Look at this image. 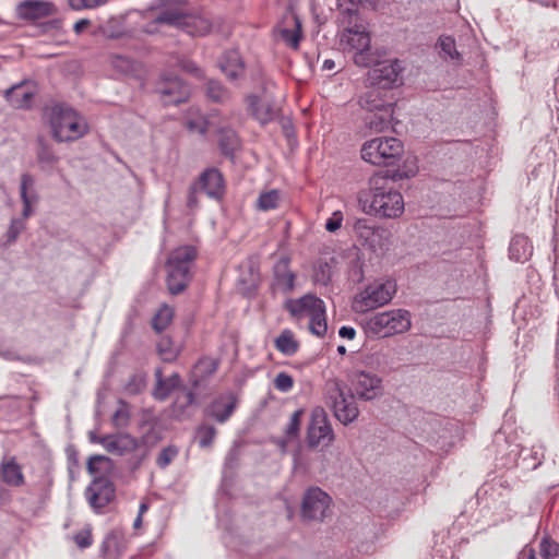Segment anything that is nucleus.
I'll use <instances>...</instances> for the list:
<instances>
[{"instance_id":"obj_36","label":"nucleus","mask_w":559,"mask_h":559,"mask_svg":"<svg viewBox=\"0 0 559 559\" xmlns=\"http://www.w3.org/2000/svg\"><path fill=\"white\" fill-rule=\"evenodd\" d=\"M218 145L222 154L226 156H233L234 152L239 146V140L236 132L231 129H219L218 130Z\"/></svg>"},{"instance_id":"obj_60","label":"nucleus","mask_w":559,"mask_h":559,"mask_svg":"<svg viewBox=\"0 0 559 559\" xmlns=\"http://www.w3.org/2000/svg\"><path fill=\"white\" fill-rule=\"evenodd\" d=\"M199 188L195 185H192L187 198V205L190 209H194L198 206V198L197 192H199Z\"/></svg>"},{"instance_id":"obj_59","label":"nucleus","mask_w":559,"mask_h":559,"mask_svg":"<svg viewBox=\"0 0 559 559\" xmlns=\"http://www.w3.org/2000/svg\"><path fill=\"white\" fill-rule=\"evenodd\" d=\"M158 353L164 361H173L177 357V350L166 346L164 341L158 344Z\"/></svg>"},{"instance_id":"obj_56","label":"nucleus","mask_w":559,"mask_h":559,"mask_svg":"<svg viewBox=\"0 0 559 559\" xmlns=\"http://www.w3.org/2000/svg\"><path fill=\"white\" fill-rule=\"evenodd\" d=\"M343 213L341 211H335L325 222V229L330 233H335L342 227L343 224Z\"/></svg>"},{"instance_id":"obj_35","label":"nucleus","mask_w":559,"mask_h":559,"mask_svg":"<svg viewBox=\"0 0 559 559\" xmlns=\"http://www.w3.org/2000/svg\"><path fill=\"white\" fill-rule=\"evenodd\" d=\"M274 343L276 349L286 356H293L299 348V343L295 340L294 333L287 329L281 332Z\"/></svg>"},{"instance_id":"obj_8","label":"nucleus","mask_w":559,"mask_h":559,"mask_svg":"<svg viewBox=\"0 0 559 559\" xmlns=\"http://www.w3.org/2000/svg\"><path fill=\"white\" fill-rule=\"evenodd\" d=\"M395 293L396 283L393 280L373 282L354 297L353 309L358 313L373 310L389 304Z\"/></svg>"},{"instance_id":"obj_58","label":"nucleus","mask_w":559,"mask_h":559,"mask_svg":"<svg viewBox=\"0 0 559 559\" xmlns=\"http://www.w3.org/2000/svg\"><path fill=\"white\" fill-rule=\"evenodd\" d=\"M294 467L301 471H308L310 467L309 461L301 450L294 452Z\"/></svg>"},{"instance_id":"obj_48","label":"nucleus","mask_w":559,"mask_h":559,"mask_svg":"<svg viewBox=\"0 0 559 559\" xmlns=\"http://www.w3.org/2000/svg\"><path fill=\"white\" fill-rule=\"evenodd\" d=\"M360 1L361 0H338V7L342 10L343 19H348V24L353 23V19H358L357 8Z\"/></svg>"},{"instance_id":"obj_5","label":"nucleus","mask_w":559,"mask_h":559,"mask_svg":"<svg viewBox=\"0 0 559 559\" xmlns=\"http://www.w3.org/2000/svg\"><path fill=\"white\" fill-rule=\"evenodd\" d=\"M345 389L341 380L329 379L324 385V399L335 418L343 425H348L357 419L359 409L355 395L346 393Z\"/></svg>"},{"instance_id":"obj_55","label":"nucleus","mask_w":559,"mask_h":559,"mask_svg":"<svg viewBox=\"0 0 559 559\" xmlns=\"http://www.w3.org/2000/svg\"><path fill=\"white\" fill-rule=\"evenodd\" d=\"M314 282L321 285H328L331 280V266L328 263L320 264L314 271Z\"/></svg>"},{"instance_id":"obj_16","label":"nucleus","mask_w":559,"mask_h":559,"mask_svg":"<svg viewBox=\"0 0 559 559\" xmlns=\"http://www.w3.org/2000/svg\"><path fill=\"white\" fill-rule=\"evenodd\" d=\"M156 92L164 105H177L188 99L189 87L178 76L162 78L156 84Z\"/></svg>"},{"instance_id":"obj_34","label":"nucleus","mask_w":559,"mask_h":559,"mask_svg":"<svg viewBox=\"0 0 559 559\" xmlns=\"http://www.w3.org/2000/svg\"><path fill=\"white\" fill-rule=\"evenodd\" d=\"M35 179L28 173H24L21 175L20 182V197L23 204H37L39 197L34 189Z\"/></svg>"},{"instance_id":"obj_40","label":"nucleus","mask_w":559,"mask_h":559,"mask_svg":"<svg viewBox=\"0 0 559 559\" xmlns=\"http://www.w3.org/2000/svg\"><path fill=\"white\" fill-rule=\"evenodd\" d=\"M207 97L215 103H226L230 99V92L219 82L211 80L206 86Z\"/></svg>"},{"instance_id":"obj_25","label":"nucleus","mask_w":559,"mask_h":559,"mask_svg":"<svg viewBox=\"0 0 559 559\" xmlns=\"http://www.w3.org/2000/svg\"><path fill=\"white\" fill-rule=\"evenodd\" d=\"M0 480L8 486L20 487L24 485L22 466L14 456L3 459L0 463Z\"/></svg>"},{"instance_id":"obj_30","label":"nucleus","mask_w":559,"mask_h":559,"mask_svg":"<svg viewBox=\"0 0 559 559\" xmlns=\"http://www.w3.org/2000/svg\"><path fill=\"white\" fill-rule=\"evenodd\" d=\"M123 552V536L118 531H110L106 534L102 546L100 554L105 558L114 559Z\"/></svg>"},{"instance_id":"obj_1","label":"nucleus","mask_w":559,"mask_h":559,"mask_svg":"<svg viewBox=\"0 0 559 559\" xmlns=\"http://www.w3.org/2000/svg\"><path fill=\"white\" fill-rule=\"evenodd\" d=\"M415 170L395 171L393 176L377 174L369 179V191L358 194V202L366 214L395 218L404 212V200L394 183L396 179L415 176Z\"/></svg>"},{"instance_id":"obj_44","label":"nucleus","mask_w":559,"mask_h":559,"mask_svg":"<svg viewBox=\"0 0 559 559\" xmlns=\"http://www.w3.org/2000/svg\"><path fill=\"white\" fill-rule=\"evenodd\" d=\"M438 47H440L443 58L459 59L460 53L456 50L455 40L451 36H441L438 40Z\"/></svg>"},{"instance_id":"obj_10","label":"nucleus","mask_w":559,"mask_h":559,"mask_svg":"<svg viewBox=\"0 0 559 559\" xmlns=\"http://www.w3.org/2000/svg\"><path fill=\"white\" fill-rule=\"evenodd\" d=\"M307 444L314 449L329 447L334 440V432L328 415L322 407H316L311 412L310 421L307 428Z\"/></svg>"},{"instance_id":"obj_27","label":"nucleus","mask_w":559,"mask_h":559,"mask_svg":"<svg viewBox=\"0 0 559 559\" xmlns=\"http://www.w3.org/2000/svg\"><path fill=\"white\" fill-rule=\"evenodd\" d=\"M156 384L153 395L158 401H165L173 391L181 386V377L179 373H173L170 377L164 379L160 369L155 371Z\"/></svg>"},{"instance_id":"obj_29","label":"nucleus","mask_w":559,"mask_h":559,"mask_svg":"<svg viewBox=\"0 0 559 559\" xmlns=\"http://www.w3.org/2000/svg\"><path fill=\"white\" fill-rule=\"evenodd\" d=\"M510 259L516 262H525L533 254V246L528 239V237L524 235H515L509 247Z\"/></svg>"},{"instance_id":"obj_37","label":"nucleus","mask_w":559,"mask_h":559,"mask_svg":"<svg viewBox=\"0 0 559 559\" xmlns=\"http://www.w3.org/2000/svg\"><path fill=\"white\" fill-rule=\"evenodd\" d=\"M282 200L281 192L276 189L263 191L259 194L255 207L259 211L267 212L275 210L280 206Z\"/></svg>"},{"instance_id":"obj_20","label":"nucleus","mask_w":559,"mask_h":559,"mask_svg":"<svg viewBox=\"0 0 559 559\" xmlns=\"http://www.w3.org/2000/svg\"><path fill=\"white\" fill-rule=\"evenodd\" d=\"M218 67L231 83L238 84L245 76V62L240 53L235 49L223 52L218 60Z\"/></svg>"},{"instance_id":"obj_2","label":"nucleus","mask_w":559,"mask_h":559,"mask_svg":"<svg viewBox=\"0 0 559 559\" xmlns=\"http://www.w3.org/2000/svg\"><path fill=\"white\" fill-rule=\"evenodd\" d=\"M163 8L154 17L158 24H166L186 31L192 36H204L213 27L212 22L204 15L186 14L178 0H160Z\"/></svg>"},{"instance_id":"obj_11","label":"nucleus","mask_w":559,"mask_h":559,"mask_svg":"<svg viewBox=\"0 0 559 559\" xmlns=\"http://www.w3.org/2000/svg\"><path fill=\"white\" fill-rule=\"evenodd\" d=\"M354 395L361 401H373L383 393L382 379L366 370H354L349 377Z\"/></svg>"},{"instance_id":"obj_39","label":"nucleus","mask_w":559,"mask_h":559,"mask_svg":"<svg viewBox=\"0 0 559 559\" xmlns=\"http://www.w3.org/2000/svg\"><path fill=\"white\" fill-rule=\"evenodd\" d=\"M174 318V309L167 305L162 306L152 320L153 329L160 333L167 329Z\"/></svg>"},{"instance_id":"obj_46","label":"nucleus","mask_w":559,"mask_h":559,"mask_svg":"<svg viewBox=\"0 0 559 559\" xmlns=\"http://www.w3.org/2000/svg\"><path fill=\"white\" fill-rule=\"evenodd\" d=\"M145 386V376L142 373H134L129 378L127 384L124 385V391L130 395H136L143 392Z\"/></svg>"},{"instance_id":"obj_4","label":"nucleus","mask_w":559,"mask_h":559,"mask_svg":"<svg viewBox=\"0 0 559 559\" xmlns=\"http://www.w3.org/2000/svg\"><path fill=\"white\" fill-rule=\"evenodd\" d=\"M197 258L193 246H181L173 250L167 260V285L171 294L181 293L190 282L191 267Z\"/></svg>"},{"instance_id":"obj_64","label":"nucleus","mask_w":559,"mask_h":559,"mask_svg":"<svg viewBox=\"0 0 559 559\" xmlns=\"http://www.w3.org/2000/svg\"><path fill=\"white\" fill-rule=\"evenodd\" d=\"M338 335L343 338L353 340L356 335V330L352 326H342L338 331Z\"/></svg>"},{"instance_id":"obj_50","label":"nucleus","mask_w":559,"mask_h":559,"mask_svg":"<svg viewBox=\"0 0 559 559\" xmlns=\"http://www.w3.org/2000/svg\"><path fill=\"white\" fill-rule=\"evenodd\" d=\"M302 415L304 409H297L292 414L289 421L284 430L287 437L296 438L298 436Z\"/></svg>"},{"instance_id":"obj_19","label":"nucleus","mask_w":559,"mask_h":559,"mask_svg":"<svg viewBox=\"0 0 559 559\" xmlns=\"http://www.w3.org/2000/svg\"><path fill=\"white\" fill-rule=\"evenodd\" d=\"M56 13L53 3L44 0H25L16 5V15L21 20L35 21Z\"/></svg>"},{"instance_id":"obj_43","label":"nucleus","mask_w":559,"mask_h":559,"mask_svg":"<svg viewBox=\"0 0 559 559\" xmlns=\"http://www.w3.org/2000/svg\"><path fill=\"white\" fill-rule=\"evenodd\" d=\"M539 552L544 559H556L559 556V544L544 536L539 543Z\"/></svg>"},{"instance_id":"obj_21","label":"nucleus","mask_w":559,"mask_h":559,"mask_svg":"<svg viewBox=\"0 0 559 559\" xmlns=\"http://www.w3.org/2000/svg\"><path fill=\"white\" fill-rule=\"evenodd\" d=\"M290 260L288 257H281L273 266L274 290L287 294L295 287L296 274L289 269Z\"/></svg>"},{"instance_id":"obj_13","label":"nucleus","mask_w":559,"mask_h":559,"mask_svg":"<svg viewBox=\"0 0 559 559\" xmlns=\"http://www.w3.org/2000/svg\"><path fill=\"white\" fill-rule=\"evenodd\" d=\"M402 66L397 59L378 62L369 72L371 85L382 90H390L401 82Z\"/></svg>"},{"instance_id":"obj_32","label":"nucleus","mask_w":559,"mask_h":559,"mask_svg":"<svg viewBox=\"0 0 559 559\" xmlns=\"http://www.w3.org/2000/svg\"><path fill=\"white\" fill-rule=\"evenodd\" d=\"M213 122L209 121L198 108H191L185 117V127L194 134L205 135L210 126Z\"/></svg>"},{"instance_id":"obj_26","label":"nucleus","mask_w":559,"mask_h":559,"mask_svg":"<svg viewBox=\"0 0 559 559\" xmlns=\"http://www.w3.org/2000/svg\"><path fill=\"white\" fill-rule=\"evenodd\" d=\"M34 94L33 86L28 83H21L7 90L5 97L13 107L27 109L32 106Z\"/></svg>"},{"instance_id":"obj_42","label":"nucleus","mask_w":559,"mask_h":559,"mask_svg":"<svg viewBox=\"0 0 559 559\" xmlns=\"http://www.w3.org/2000/svg\"><path fill=\"white\" fill-rule=\"evenodd\" d=\"M234 409V402L223 403L222 401H215L210 407V416L218 423H225L231 416Z\"/></svg>"},{"instance_id":"obj_62","label":"nucleus","mask_w":559,"mask_h":559,"mask_svg":"<svg viewBox=\"0 0 559 559\" xmlns=\"http://www.w3.org/2000/svg\"><path fill=\"white\" fill-rule=\"evenodd\" d=\"M181 67L185 71L193 73L197 76L202 75L201 69L193 61L185 60V61H182Z\"/></svg>"},{"instance_id":"obj_63","label":"nucleus","mask_w":559,"mask_h":559,"mask_svg":"<svg viewBox=\"0 0 559 559\" xmlns=\"http://www.w3.org/2000/svg\"><path fill=\"white\" fill-rule=\"evenodd\" d=\"M518 559H537L536 551L532 546L525 545L519 552Z\"/></svg>"},{"instance_id":"obj_47","label":"nucleus","mask_w":559,"mask_h":559,"mask_svg":"<svg viewBox=\"0 0 559 559\" xmlns=\"http://www.w3.org/2000/svg\"><path fill=\"white\" fill-rule=\"evenodd\" d=\"M37 159L44 167H52L58 162V157L55 155L52 150L41 140L39 141Z\"/></svg>"},{"instance_id":"obj_31","label":"nucleus","mask_w":559,"mask_h":559,"mask_svg":"<svg viewBox=\"0 0 559 559\" xmlns=\"http://www.w3.org/2000/svg\"><path fill=\"white\" fill-rule=\"evenodd\" d=\"M393 116V109H382L380 111L366 112L364 116L365 126L372 132H381L385 130Z\"/></svg>"},{"instance_id":"obj_57","label":"nucleus","mask_w":559,"mask_h":559,"mask_svg":"<svg viewBox=\"0 0 559 559\" xmlns=\"http://www.w3.org/2000/svg\"><path fill=\"white\" fill-rule=\"evenodd\" d=\"M74 542L80 548H87L92 545V534L90 530H83L74 535Z\"/></svg>"},{"instance_id":"obj_18","label":"nucleus","mask_w":559,"mask_h":559,"mask_svg":"<svg viewBox=\"0 0 559 559\" xmlns=\"http://www.w3.org/2000/svg\"><path fill=\"white\" fill-rule=\"evenodd\" d=\"M324 306L322 299L308 294L297 299L285 301L284 308L296 319L310 318L317 310Z\"/></svg>"},{"instance_id":"obj_15","label":"nucleus","mask_w":559,"mask_h":559,"mask_svg":"<svg viewBox=\"0 0 559 559\" xmlns=\"http://www.w3.org/2000/svg\"><path fill=\"white\" fill-rule=\"evenodd\" d=\"M250 115L261 124L275 120L280 115V107L273 97L263 93L262 96L248 95L246 98Z\"/></svg>"},{"instance_id":"obj_7","label":"nucleus","mask_w":559,"mask_h":559,"mask_svg":"<svg viewBox=\"0 0 559 559\" xmlns=\"http://www.w3.org/2000/svg\"><path fill=\"white\" fill-rule=\"evenodd\" d=\"M361 158L372 165H392L404 152L402 141L396 138H376L364 143Z\"/></svg>"},{"instance_id":"obj_49","label":"nucleus","mask_w":559,"mask_h":559,"mask_svg":"<svg viewBox=\"0 0 559 559\" xmlns=\"http://www.w3.org/2000/svg\"><path fill=\"white\" fill-rule=\"evenodd\" d=\"M216 436V429L211 425H202L198 429V442L201 448H209Z\"/></svg>"},{"instance_id":"obj_61","label":"nucleus","mask_w":559,"mask_h":559,"mask_svg":"<svg viewBox=\"0 0 559 559\" xmlns=\"http://www.w3.org/2000/svg\"><path fill=\"white\" fill-rule=\"evenodd\" d=\"M194 402V393L192 391L186 392L182 396L177 399V403L180 404L181 407H188L192 405Z\"/></svg>"},{"instance_id":"obj_38","label":"nucleus","mask_w":559,"mask_h":559,"mask_svg":"<svg viewBox=\"0 0 559 559\" xmlns=\"http://www.w3.org/2000/svg\"><path fill=\"white\" fill-rule=\"evenodd\" d=\"M112 466L114 464L111 459L105 455L95 454L88 457L86 469L88 474L96 475L109 472Z\"/></svg>"},{"instance_id":"obj_3","label":"nucleus","mask_w":559,"mask_h":559,"mask_svg":"<svg viewBox=\"0 0 559 559\" xmlns=\"http://www.w3.org/2000/svg\"><path fill=\"white\" fill-rule=\"evenodd\" d=\"M49 123L52 138L58 142L76 141L88 132L85 118L66 104L51 107Z\"/></svg>"},{"instance_id":"obj_17","label":"nucleus","mask_w":559,"mask_h":559,"mask_svg":"<svg viewBox=\"0 0 559 559\" xmlns=\"http://www.w3.org/2000/svg\"><path fill=\"white\" fill-rule=\"evenodd\" d=\"M98 441L107 452L119 456L139 451L142 444L145 443L144 438L139 440L127 432L106 435L99 438Z\"/></svg>"},{"instance_id":"obj_33","label":"nucleus","mask_w":559,"mask_h":559,"mask_svg":"<svg viewBox=\"0 0 559 559\" xmlns=\"http://www.w3.org/2000/svg\"><path fill=\"white\" fill-rule=\"evenodd\" d=\"M25 229L26 222L23 218L12 217L5 233L0 237V247L7 249L13 246Z\"/></svg>"},{"instance_id":"obj_28","label":"nucleus","mask_w":559,"mask_h":559,"mask_svg":"<svg viewBox=\"0 0 559 559\" xmlns=\"http://www.w3.org/2000/svg\"><path fill=\"white\" fill-rule=\"evenodd\" d=\"M218 369V361L211 357L199 359L192 371L190 382L194 389L201 386L203 382L210 379Z\"/></svg>"},{"instance_id":"obj_24","label":"nucleus","mask_w":559,"mask_h":559,"mask_svg":"<svg viewBox=\"0 0 559 559\" xmlns=\"http://www.w3.org/2000/svg\"><path fill=\"white\" fill-rule=\"evenodd\" d=\"M280 38L289 47L297 49L301 38V22L294 13L285 15L283 22L277 26Z\"/></svg>"},{"instance_id":"obj_51","label":"nucleus","mask_w":559,"mask_h":559,"mask_svg":"<svg viewBox=\"0 0 559 559\" xmlns=\"http://www.w3.org/2000/svg\"><path fill=\"white\" fill-rule=\"evenodd\" d=\"M273 382L275 389L283 393L289 392L294 386L293 377L284 371L278 372Z\"/></svg>"},{"instance_id":"obj_14","label":"nucleus","mask_w":559,"mask_h":559,"mask_svg":"<svg viewBox=\"0 0 559 559\" xmlns=\"http://www.w3.org/2000/svg\"><path fill=\"white\" fill-rule=\"evenodd\" d=\"M85 498L96 512H100L115 498V486L110 479L96 476L85 489Z\"/></svg>"},{"instance_id":"obj_54","label":"nucleus","mask_w":559,"mask_h":559,"mask_svg":"<svg viewBox=\"0 0 559 559\" xmlns=\"http://www.w3.org/2000/svg\"><path fill=\"white\" fill-rule=\"evenodd\" d=\"M355 231L361 238L368 240L370 237L376 236L379 230L368 225L367 219H358L354 226Z\"/></svg>"},{"instance_id":"obj_41","label":"nucleus","mask_w":559,"mask_h":559,"mask_svg":"<svg viewBox=\"0 0 559 559\" xmlns=\"http://www.w3.org/2000/svg\"><path fill=\"white\" fill-rule=\"evenodd\" d=\"M309 330L312 334L323 337L328 330L326 318H325V305L317 310L310 318Z\"/></svg>"},{"instance_id":"obj_23","label":"nucleus","mask_w":559,"mask_h":559,"mask_svg":"<svg viewBox=\"0 0 559 559\" xmlns=\"http://www.w3.org/2000/svg\"><path fill=\"white\" fill-rule=\"evenodd\" d=\"M359 104L366 112L393 109V103L392 99L388 97V91L374 85H371V87L364 93Z\"/></svg>"},{"instance_id":"obj_45","label":"nucleus","mask_w":559,"mask_h":559,"mask_svg":"<svg viewBox=\"0 0 559 559\" xmlns=\"http://www.w3.org/2000/svg\"><path fill=\"white\" fill-rule=\"evenodd\" d=\"M129 420H130V412H129L128 405H127V403L120 401V406L116 409V412L111 416V423L116 428L122 429L129 425Z\"/></svg>"},{"instance_id":"obj_52","label":"nucleus","mask_w":559,"mask_h":559,"mask_svg":"<svg viewBox=\"0 0 559 559\" xmlns=\"http://www.w3.org/2000/svg\"><path fill=\"white\" fill-rule=\"evenodd\" d=\"M178 455V449L174 445L164 448L156 459V464L160 468L167 467L173 460Z\"/></svg>"},{"instance_id":"obj_12","label":"nucleus","mask_w":559,"mask_h":559,"mask_svg":"<svg viewBox=\"0 0 559 559\" xmlns=\"http://www.w3.org/2000/svg\"><path fill=\"white\" fill-rule=\"evenodd\" d=\"M331 498L319 487L309 488L302 499L301 516L309 521H322L330 509Z\"/></svg>"},{"instance_id":"obj_53","label":"nucleus","mask_w":559,"mask_h":559,"mask_svg":"<svg viewBox=\"0 0 559 559\" xmlns=\"http://www.w3.org/2000/svg\"><path fill=\"white\" fill-rule=\"evenodd\" d=\"M108 0H68L70 8L74 11L95 9L104 5Z\"/></svg>"},{"instance_id":"obj_22","label":"nucleus","mask_w":559,"mask_h":559,"mask_svg":"<svg viewBox=\"0 0 559 559\" xmlns=\"http://www.w3.org/2000/svg\"><path fill=\"white\" fill-rule=\"evenodd\" d=\"M200 191L204 192L209 198L221 199L224 194V178L222 173L216 168H207L194 183Z\"/></svg>"},{"instance_id":"obj_6","label":"nucleus","mask_w":559,"mask_h":559,"mask_svg":"<svg viewBox=\"0 0 559 559\" xmlns=\"http://www.w3.org/2000/svg\"><path fill=\"white\" fill-rule=\"evenodd\" d=\"M412 326L408 310L393 309L372 316L366 323L367 331L378 337H388L407 332Z\"/></svg>"},{"instance_id":"obj_9","label":"nucleus","mask_w":559,"mask_h":559,"mask_svg":"<svg viewBox=\"0 0 559 559\" xmlns=\"http://www.w3.org/2000/svg\"><path fill=\"white\" fill-rule=\"evenodd\" d=\"M348 19L342 20V23L346 25L342 40L346 45L355 50L354 62L359 67H369L373 62V58L369 51L370 48V35L366 31L362 24L358 23V19H353V23H347Z\"/></svg>"}]
</instances>
